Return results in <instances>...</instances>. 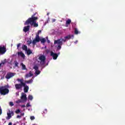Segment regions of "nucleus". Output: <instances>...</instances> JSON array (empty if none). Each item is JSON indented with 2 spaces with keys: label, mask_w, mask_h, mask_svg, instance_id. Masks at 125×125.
Here are the masks:
<instances>
[{
  "label": "nucleus",
  "mask_w": 125,
  "mask_h": 125,
  "mask_svg": "<svg viewBox=\"0 0 125 125\" xmlns=\"http://www.w3.org/2000/svg\"><path fill=\"white\" fill-rule=\"evenodd\" d=\"M63 42H66V39H60L54 41V44L58 45L57 46H56L58 50H60V49H61L62 46L63 45Z\"/></svg>",
  "instance_id": "nucleus-2"
},
{
  "label": "nucleus",
  "mask_w": 125,
  "mask_h": 125,
  "mask_svg": "<svg viewBox=\"0 0 125 125\" xmlns=\"http://www.w3.org/2000/svg\"><path fill=\"white\" fill-rule=\"evenodd\" d=\"M21 99L22 102H26L27 101V95L24 94L23 93H21Z\"/></svg>",
  "instance_id": "nucleus-10"
},
{
  "label": "nucleus",
  "mask_w": 125,
  "mask_h": 125,
  "mask_svg": "<svg viewBox=\"0 0 125 125\" xmlns=\"http://www.w3.org/2000/svg\"><path fill=\"white\" fill-rule=\"evenodd\" d=\"M43 113L42 114H46V113H47V109H45L43 110Z\"/></svg>",
  "instance_id": "nucleus-31"
},
{
  "label": "nucleus",
  "mask_w": 125,
  "mask_h": 125,
  "mask_svg": "<svg viewBox=\"0 0 125 125\" xmlns=\"http://www.w3.org/2000/svg\"><path fill=\"white\" fill-rule=\"evenodd\" d=\"M21 48L22 50H24V51H26L28 49V47L26 45H22Z\"/></svg>",
  "instance_id": "nucleus-18"
},
{
  "label": "nucleus",
  "mask_w": 125,
  "mask_h": 125,
  "mask_svg": "<svg viewBox=\"0 0 125 125\" xmlns=\"http://www.w3.org/2000/svg\"><path fill=\"white\" fill-rule=\"evenodd\" d=\"M30 106H31L30 105V103H28L27 104H26V107H30Z\"/></svg>",
  "instance_id": "nucleus-38"
},
{
  "label": "nucleus",
  "mask_w": 125,
  "mask_h": 125,
  "mask_svg": "<svg viewBox=\"0 0 125 125\" xmlns=\"http://www.w3.org/2000/svg\"><path fill=\"white\" fill-rule=\"evenodd\" d=\"M40 42H41L42 43H44V42H46V40H45V39L44 38H43V39H40Z\"/></svg>",
  "instance_id": "nucleus-22"
},
{
  "label": "nucleus",
  "mask_w": 125,
  "mask_h": 125,
  "mask_svg": "<svg viewBox=\"0 0 125 125\" xmlns=\"http://www.w3.org/2000/svg\"><path fill=\"white\" fill-rule=\"evenodd\" d=\"M46 39H47V42L48 43H50V41L48 40V38L46 37Z\"/></svg>",
  "instance_id": "nucleus-37"
},
{
  "label": "nucleus",
  "mask_w": 125,
  "mask_h": 125,
  "mask_svg": "<svg viewBox=\"0 0 125 125\" xmlns=\"http://www.w3.org/2000/svg\"><path fill=\"white\" fill-rule=\"evenodd\" d=\"M41 33H42V30H39L36 35L40 36V34H41Z\"/></svg>",
  "instance_id": "nucleus-30"
},
{
  "label": "nucleus",
  "mask_w": 125,
  "mask_h": 125,
  "mask_svg": "<svg viewBox=\"0 0 125 125\" xmlns=\"http://www.w3.org/2000/svg\"><path fill=\"white\" fill-rule=\"evenodd\" d=\"M56 21V19H53L52 21H53V22H55Z\"/></svg>",
  "instance_id": "nucleus-43"
},
{
  "label": "nucleus",
  "mask_w": 125,
  "mask_h": 125,
  "mask_svg": "<svg viewBox=\"0 0 125 125\" xmlns=\"http://www.w3.org/2000/svg\"><path fill=\"white\" fill-rule=\"evenodd\" d=\"M36 14H33L31 18L28 19L24 23V25H29L30 24L31 26H33L34 28L39 27V24L37 23L38 20V17H35Z\"/></svg>",
  "instance_id": "nucleus-1"
},
{
  "label": "nucleus",
  "mask_w": 125,
  "mask_h": 125,
  "mask_svg": "<svg viewBox=\"0 0 125 125\" xmlns=\"http://www.w3.org/2000/svg\"><path fill=\"white\" fill-rule=\"evenodd\" d=\"M18 56H21L22 58H25V54L22 52H18Z\"/></svg>",
  "instance_id": "nucleus-14"
},
{
  "label": "nucleus",
  "mask_w": 125,
  "mask_h": 125,
  "mask_svg": "<svg viewBox=\"0 0 125 125\" xmlns=\"http://www.w3.org/2000/svg\"><path fill=\"white\" fill-rule=\"evenodd\" d=\"M21 108H24L25 107V105L24 104L21 105Z\"/></svg>",
  "instance_id": "nucleus-41"
},
{
  "label": "nucleus",
  "mask_w": 125,
  "mask_h": 125,
  "mask_svg": "<svg viewBox=\"0 0 125 125\" xmlns=\"http://www.w3.org/2000/svg\"><path fill=\"white\" fill-rule=\"evenodd\" d=\"M8 125H12V123L11 122H10L8 124Z\"/></svg>",
  "instance_id": "nucleus-42"
},
{
  "label": "nucleus",
  "mask_w": 125,
  "mask_h": 125,
  "mask_svg": "<svg viewBox=\"0 0 125 125\" xmlns=\"http://www.w3.org/2000/svg\"><path fill=\"white\" fill-rule=\"evenodd\" d=\"M28 99L29 100H33V96L29 95L28 96Z\"/></svg>",
  "instance_id": "nucleus-27"
},
{
  "label": "nucleus",
  "mask_w": 125,
  "mask_h": 125,
  "mask_svg": "<svg viewBox=\"0 0 125 125\" xmlns=\"http://www.w3.org/2000/svg\"><path fill=\"white\" fill-rule=\"evenodd\" d=\"M21 110L18 109L17 110H16L15 113L16 114H19V113H21Z\"/></svg>",
  "instance_id": "nucleus-28"
},
{
  "label": "nucleus",
  "mask_w": 125,
  "mask_h": 125,
  "mask_svg": "<svg viewBox=\"0 0 125 125\" xmlns=\"http://www.w3.org/2000/svg\"><path fill=\"white\" fill-rule=\"evenodd\" d=\"M33 73H32V71H30L29 73H27L25 75V77L26 78H29V77H32Z\"/></svg>",
  "instance_id": "nucleus-15"
},
{
  "label": "nucleus",
  "mask_w": 125,
  "mask_h": 125,
  "mask_svg": "<svg viewBox=\"0 0 125 125\" xmlns=\"http://www.w3.org/2000/svg\"><path fill=\"white\" fill-rule=\"evenodd\" d=\"M33 79H30L28 81H25L24 82V83H30V84H31V83H33Z\"/></svg>",
  "instance_id": "nucleus-19"
},
{
  "label": "nucleus",
  "mask_w": 125,
  "mask_h": 125,
  "mask_svg": "<svg viewBox=\"0 0 125 125\" xmlns=\"http://www.w3.org/2000/svg\"><path fill=\"white\" fill-rule=\"evenodd\" d=\"M74 38V35H69L66 37H64V39H65V40H70V39L71 38Z\"/></svg>",
  "instance_id": "nucleus-17"
},
{
  "label": "nucleus",
  "mask_w": 125,
  "mask_h": 125,
  "mask_svg": "<svg viewBox=\"0 0 125 125\" xmlns=\"http://www.w3.org/2000/svg\"><path fill=\"white\" fill-rule=\"evenodd\" d=\"M15 76V73H12V72H8L7 73L5 78L7 80H9L10 79H11V78H13Z\"/></svg>",
  "instance_id": "nucleus-8"
},
{
  "label": "nucleus",
  "mask_w": 125,
  "mask_h": 125,
  "mask_svg": "<svg viewBox=\"0 0 125 125\" xmlns=\"http://www.w3.org/2000/svg\"><path fill=\"white\" fill-rule=\"evenodd\" d=\"M21 65L23 70H27V68H26V65L25 64H23V63H21Z\"/></svg>",
  "instance_id": "nucleus-21"
},
{
  "label": "nucleus",
  "mask_w": 125,
  "mask_h": 125,
  "mask_svg": "<svg viewBox=\"0 0 125 125\" xmlns=\"http://www.w3.org/2000/svg\"><path fill=\"white\" fill-rule=\"evenodd\" d=\"M41 41V38H40V36L36 35L35 39L32 41V44L33 45H36L37 42H39Z\"/></svg>",
  "instance_id": "nucleus-9"
},
{
  "label": "nucleus",
  "mask_w": 125,
  "mask_h": 125,
  "mask_svg": "<svg viewBox=\"0 0 125 125\" xmlns=\"http://www.w3.org/2000/svg\"><path fill=\"white\" fill-rule=\"evenodd\" d=\"M75 42L76 43L78 42V41H76Z\"/></svg>",
  "instance_id": "nucleus-45"
},
{
  "label": "nucleus",
  "mask_w": 125,
  "mask_h": 125,
  "mask_svg": "<svg viewBox=\"0 0 125 125\" xmlns=\"http://www.w3.org/2000/svg\"><path fill=\"white\" fill-rule=\"evenodd\" d=\"M22 86H23L24 92L27 93V92H28V91L29 90V86L27 85V84L24 83V85H23Z\"/></svg>",
  "instance_id": "nucleus-12"
},
{
  "label": "nucleus",
  "mask_w": 125,
  "mask_h": 125,
  "mask_svg": "<svg viewBox=\"0 0 125 125\" xmlns=\"http://www.w3.org/2000/svg\"><path fill=\"white\" fill-rule=\"evenodd\" d=\"M15 65L16 67H18V62H15Z\"/></svg>",
  "instance_id": "nucleus-39"
},
{
  "label": "nucleus",
  "mask_w": 125,
  "mask_h": 125,
  "mask_svg": "<svg viewBox=\"0 0 125 125\" xmlns=\"http://www.w3.org/2000/svg\"><path fill=\"white\" fill-rule=\"evenodd\" d=\"M17 82L19 83H17L15 84V86L16 87V89H21L22 87H23V85H25V83L23 82V80L22 79H17Z\"/></svg>",
  "instance_id": "nucleus-3"
},
{
  "label": "nucleus",
  "mask_w": 125,
  "mask_h": 125,
  "mask_svg": "<svg viewBox=\"0 0 125 125\" xmlns=\"http://www.w3.org/2000/svg\"><path fill=\"white\" fill-rule=\"evenodd\" d=\"M74 34H75V35H78V34H79V31L77 28L75 29Z\"/></svg>",
  "instance_id": "nucleus-25"
},
{
  "label": "nucleus",
  "mask_w": 125,
  "mask_h": 125,
  "mask_svg": "<svg viewBox=\"0 0 125 125\" xmlns=\"http://www.w3.org/2000/svg\"><path fill=\"white\" fill-rule=\"evenodd\" d=\"M39 60L41 61V65H44V63H45V56L44 55L40 56L39 58Z\"/></svg>",
  "instance_id": "nucleus-6"
},
{
  "label": "nucleus",
  "mask_w": 125,
  "mask_h": 125,
  "mask_svg": "<svg viewBox=\"0 0 125 125\" xmlns=\"http://www.w3.org/2000/svg\"><path fill=\"white\" fill-rule=\"evenodd\" d=\"M2 114V109H1V107L0 106V115H1Z\"/></svg>",
  "instance_id": "nucleus-35"
},
{
  "label": "nucleus",
  "mask_w": 125,
  "mask_h": 125,
  "mask_svg": "<svg viewBox=\"0 0 125 125\" xmlns=\"http://www.w3.org/2000/svg\"><path fill=\"white\" fill-rule=\"evenodd\" d=\"M21 102H23L21 100H19L16 102V103L19 104V103H21Z\"/></svg>",
  "instance_id": "nucleus-29"
},
{
  "label": "nucleus",
  "mask_w": 125,
  "mask_h": 125,
  "mask_svg": "<svg viewBox=\"0 0 125 125\" xmlns=\"http://www.w3.org/2000/svg\"><path fill=\"white\" fill-rule=\"evenodd\" d=\"M27 44L28 45H30V44H31V43H33V42L32 41V40H28L27 41Z\"/></svg>",
  "instance_id": "nucleus-23"
},
{
  "label": "nucleus",
  "mask_w": 125,
  "mask_h": 125,
  "mask_svg": "<svg viewBox=\"0 0 125 125\" xmlns=\"http://www.w3.org/2000/svg\"><path fill=\"white\" fill-rule=\"evenodd\" d=\"M30 30V25H27L23 27V31L24 33H27L28 31Z\"/></svg>",
  "instance_id": "nucleus-13"
},
{
  "label": "nucleus",
  "mask_w": 125,
  "mask_h": 125,
  "mask_svg": "<svg viewBox=\"0 0 125 125\" xmlns=\"http://www.w3.org/2000/svg\"><path fill=\"white\" fill-rule=\"evenodd\" d=\"M72 22V21H71L70 19H68L66 21V25H70L71 24V22Z\"/></svg>",
  "instance_id": "nucleus-20"
},
{
  "label": "nucleus",
  "mask_w": 125,
  "mask_h": 125,
  "mask_svg": "<svg viewBox=\"0 0 125 125\" xmlns=\"http://www.w3.org/2000/svg\"><path fill=\"white\" fill-rule=\"evenodd\" d=\"M17 118L18 119H20V118H21V115H18V116H17Z\"/></svg>",
  "instance_id": "nucleus-40"
},
{
  "label": "nucleus",
  "mask_w": 125,
  "mask_h": 125,
  "mask_svg": "<svg viewBox=\"0 0 125 125\" xmlns=\"http://www.w3.org/2000/svg\"><path fill=\"white\" fill-rule=\"evenodd\" d=\"M25 51L26 52L27 55H30L33 53V52H32V50H31L30 49H27Z\"/></svg>",
  "instance_id": "nucleus-16"
},
{
  "label": "nucleus",
  "mask_w": 125,
  "mask_h": 125,
  "mask_svg": "<svg viewBox=\"0 0 125 125\" xmlns=\"http://www.w3.org/2000/svg\"><path fill=\"white\" fill-rule=\"evenodd\" d=\"M9 89L5 87V86H2L0 87V95H6L8 94Z\"/></svg>",
  "instance_id": "nucleus-4"
},
{
  "label": "nucleus",
  "mask_w": 125,
  "mask_h": 125,
  "mask_svg": "<svg viewBox=\"0 0 125 125\" xmlns=\"http://www.w3.org/2000/svg\"><path fill=\"white\" fill-rule=\"evenodd\" d=\"M50 55L53 57V59H54V60H56V59H57V57H58V54L54 53L53 51L51 52Z\"/></svg>",
  "instance_id": "nucleus-11"
},
{
  "label": "nucleus",
  "mask_w": 125,
  "mask_h": 125,
  "mask_svg": "<svg viewBox=\"0 0 125 125\" xmlns=\"http://www.w3.org/2000/svg\"><path fill=\"white\" fill-rule=\"evenodd\" d=\"M21 46V43H19V44H17V48L18 49Z\"/></svg>",
  "instance_id": "nucleus-32"
},
{
  "label": "nucleus",
  "mask_w": 125,
  "mask_h": 125,
  "mask_svg": "<svg viewBox=\"0 0 125 125\" xmlns=\"http://www.w3.org/2000/svg\"><path fill=\"white\" fill-rule=\"evenodd\" d=\"M6 52V48L4 45L0 46V55H3Z\"/></svg>",
  "instance_id": "nucleus-7"
},
{
  "label": "nucleus",
  "mask_w": 125,
  "mask_h": 125,
  "mask_svg": "<svg viewBox=\"0 0 125 125\" xmlns=\"http://www.w3.org/2000/svg\"><path fill=\"white\" fill-rule=\"evenodd\" d=\"M17 95H19V94L18 93H16Z\"/></svg>",
  "instance_id": "nucleus-44"
},
{
  "label": "nucleus",
  "mask_w": 125,
  "mask_h": 125,
  "mask_svg": "<svg viewBox=\"0 0 125 125\" xmlns=\"http://www.w3.org/2000/svg\"><path fill=\"white\" fill-rule=\"evenodd\" d=\"M9 105H10V106H13L14 105V104H13V102H11L9 103Z\"/></svg>",
  "instance_id": "nucleus-33"
},
{
  "label": "nucleus",
  "mask_w": 125,
  "mask_h": 125,
  "mask_svg": "<svg viewBox=\"0 0 125 125\" xmlns=\"http://www.w3.org/2000/svg\"><path fill=\"white\" fill-rule=\"evenodd\" d=\"M35 73L36 74V75H40V74H41V71L38 69L37 70H36Z\"/></svg>",
  "instance_id": "nucleus-26"
},
{
  "label": "nucleus",
  "mask_w": 125,
  "mask_h": 125,
  "mask_svg": "<svg viewBox=\"0 0 125 125\" xmlns=\"http://www.w3.org/2000/svg\"><path fill=\"white\" fill-rule=\"evenodd\" d=\"M33 69H34L35 70L37 71V70H39V66H38V65H35L33 67Z\"/></svg>",
  "instance_id": "nucleus-24"
},
{
  "label": "nucleus",
  "mask_w": 125,
  "mask_h": 125,
  "mask_svg": "<svg viewBox=\"0 0 125 125\" xmlns=\"http://www.w3.org/2000/svg\"><path fill=\"white\" fill-rule=\"evenodd\" d=\"M0 64H1V65H4V64H5V62H1Z\"/></svg>",
  "instance_id": "nucleus-36"
},
{
  "label": "nucleus",
  "mask_w": 125,
  "mask_h": 125,
  "mask_svg": "<svg viewBox=\"0 0 125 125\" xmlns=\"http://www.w3.org/2000/svg\"><path fill=\"white\" fill-rule=\"evenodd\" d=\"M7 115L6 120H10L11 118H12V116H14V112L12 110H9L8 112L7 113Z\"/></svg>",
  "instance_id": "nucleus-5"
},
{
  "label": "nucleus",
  "mask_w": 125,
  "mask_h": 125,
  "mask_svg": "<svg viewBox=\"0 0 125 125\" xmlns=\"http://www.w3.org/2000/svg\"><path fill=\"white\" fill-rule=\"evenodd\" d=\"M30 120H31V121H33V120H35V117L34 116H31L30 117Z\"/></svg>",
  "instance_id": "nucleus-34"
}]
</instances>
